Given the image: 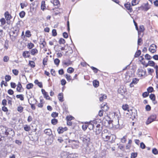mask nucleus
<instances>
[{"label":"nucleus","mask_w":158,"mask_h":158,"mask_svg":"<svg viewBox=\"0 0 158 158\" xmlns=\"http://www.w3.org/2000/svg\"><path fill=\"white\" fill-rule=\"evenodd\" d=\"M9 132H11V134H14V131L13 130L10 128L8 129H6V131L5 132V134L8 135L9 134Z\"/></svg>","instance_id":"nucleus-16"},{"label":"nucleus","mask_w":158,"mask_h":158,"mask_svg":"<svg viewBox=\"0 0 158 158\" xmlns=\"http://www.w3.org/2000/svg\"><path fill=\"white\" fill-rule=\"evenodd\" d=\"M140 0H132L131 1V4L133 6L138 4Z\"/></svg>","instance_id":"nucleus-23"},{"label":"nucleus","mask_w":158,"mask_h":158,"mask_svg":"<svg viewBox=\"0 0 158 158\" xmlns=\"http://www.w3.org/2000/svg\"><path fill=\"white\" fill-rule=\"evenodd\" d=\"M111 136V134L109 133L107 130H104L102 131V137L105 141H108L110 139Z\"/></svg>","instance_id":"nucleus-2"},{"label":"nucleus","mask_w":158,"mask_h":158,"mask_svg":"<svg viewBox=\"0 0 158 158\" xmlns=\"http://www.w3.org/2000/svg\"><path fill=\"white\" fill-rule=\"evenodd\" d=\"M149 95V93L148 92H145L143 93L142 96L143 98H146Z\"/></svg>","instance_id":"nucleus-61"},{"label":"nucleus","mask_w":158,"mask_h":158,"mask_svg":"<svg viewBox=\"0 0 158 158\" xmlns=\"http://www.w3.org/2000/svg\"><path fill=\"white\" fill-rule=\"evenodd\" d=\"M65 42V40L62 38H60L59 41V43L60 44H64Z\"/></svg>","instance_id":"nucleus-46"},{"label":"nucleus","mask_w":158,"mask_h":158,"mask_svg":"<svg viewBox=\"0 0 158 158\" xmlns=\"http://www.w3.org/2000/svg\"><path fill=\"white\" fill-rule=\"evenodd\" d=\"M29 65L32 68H34L35 66V63L33 61H29Z\"/></svg>","instance_id":"nucleus-27"},{"label":"nucleus","mask_w":158,"mask_h":158,"mask_svg":"<svg viewBox=\"0 0 158 158\" xmlns=\"http://www.w3.org/2000/svg\"><path fill=\"white\" fill-rule=\"evenodd\" d=\"M74 71V69L72 67L69 68L67 70V72L70 73H73Z\"/></svg>","instance_id":"nucleus-37"},{"label":"nucleus","mask_w":158,"mask_h":158,"mask_svg":"<svg viewBox=\"0 0 158 158\" xmlns=\"http://www.w3.org/2000/svg\"><path fill=\"white\" fill-rule=\"evenodd\" d=\"M137 153L136 152L132 153L131 155V158H135L137 156Z\"/></svg>","instance_id":"nucleus-47"},{"label":"nucleus","mask_w":158,"mask_h":158,"mask_svg":"<svg viewBox=\"0 0 158 158\" xmlns=\"http://www.w3.org/2000/svg\"><path fill=\"white\" fill-rule=\"evenodd\" d=\"M51 2L55 6H57L58 5L59 3L58 0H53V2L51 1Z\"/></svg>","instance_id":"nucleus-38"},{"label":"nucleus","mask_w":158,"mask_h":158,"mask_svg":"<svg viewBox=\"0 0 158 158\" xmlns=\"http://www.w3.org/2000/svg\"><path fill=\"white\" fill-rule=\"evenodd\" d=\"M12 72L15 75H18L19 73L18 70L15 69H13L12 70Z\"/></svg>","instance_id":"nucleus-62"},{"label":"nucleus","mask_w":158,"mask_h":158,"mask_svg":"<svg viewBox=\"0 0 158 158\" xmlns=\"http://www.w3.org/2000/svg\"><path fill=\"white\" fill-rule=\"evenodd\" d=\"M6 19L7 20H10L11 18V15H10L8 12H6L5 14Z\"/></svg>","instance_id":"nucleus-25"},{"label":"nucleus","mask_w":158,"mask_h":158,"mask_svg":"<svg viewBox=\"0 0 158 158\" xmlns=\"http://www.w3.org/2000/svg\"><path fill=\"white\" fill-rule=\"evenodd\" d=\"M57 122V120L56 119H53L51 120V123L53 125H56Z\"/></svg>","instance_id":"nucleus-52"},{"label":"nucleus","mask_w":158,"mask_h":158,"mask_svg":"<svg viewBox=\"0 0 158 158\" xmlns=\"http://www.w3.org/2000/svg\"><path fill=\"white\" fill-rule=\"evenodd\" d=\"M25 15V12L24 11H22L19 14V16L21 18H23Z\"/></svg>","instance_id":"nucleus-40"},{"label":"nucleus","mask_w":158,"mask_h":158,"mask_svg":"<svg viewBox=\"0 0 158 158\" xmlns=\"http://www.w3.org/2000/svg\"><path fill=\"white\" fill-rule=\"evenodd\" d=\"M145 58L148 60H150L152 58L151 56L148 54H146L145 56Z\"/></svg>","instance_id":"nucleus-58"},{"label":"nucleus","mask_w":158,"mask_h":158,"mask_svg":"<svg viewBox=\"0 0 158 158\" xmlns=\"http://www.w3.org/2000/svg\"><path fill=\"white\" fill-rule=\"evenodd\" d=\"M5 79L6 81H8L11 79V77L9 75H6L5 76Z\"/></svg>","instance_id":"nucleus-51"},{"label":"nucleus","mask_w":158,"mask_h":158,"mask_svg":"<svg viewBox=\"0 0 158 158\" xmlns=\"http://www.w3.org/2000/svg\"><path fill=\"white\" fill-rule=\"evenodd\" d=\"M157 46L155 44H152L149 47V50L152 53H155L156 50Z\"/></svg>","instance_id":"nucleus-7"},{"label":"nucleus","mask_w":158,"mask_h":158,"mask_svg":"<svg viewBox=\"0 0 158 158\" xmlns=\"http://www.w3.org/2000/svg\"><path fill=\"white\" fill-rule=\"evenodd\" d=\"M152 152L155 155H157L158 154V151L156 148H154L152 150Z\"/></svg>","instance_id":"nucleus-54"},{"label":"nucleus","mask_w":158,"mask_h":158,"mask_svg":"<svg viewBox=\"0 0 158 158\" xmlns=\"http://www.w3.org/2000/svg\"><path fill=\"white\" fill-rule=\"evenodd\" d=\"M65 78L68 81H70L72 79L71 76L69 74H66L65 75Z\"/></svg>","instance_id":"nucleus-49"},{"label":"nucleus","mask_w":158,"mask_h":158,"mask_svg":"<svg viewBox=\"0 0 158 158\" xmlns=\"http://www.w3.org/2000/svg\"><path fill=\"white\" fill-rule=\"evenodd\" d=\"M34 46V44L31 43H28V44L27 45V47L28 48L30 49H31L32 48H33Z\"/></svg>","instance_id":"nucleus-41"},{"label":"nucleus","mask_w":158,"mask_h":158,"mask_svg":"<svg viewBox=\"0 0 158 158\" xmlns=\"http://www.w3.org/2000/svg\"><path fill=\"white\" fill-rule=\"evenodd\" d=\"M31 54L32 55H34L38 52V51L36 48H33L30 51Z\"/></svg>","instance_id":"nucleus-21"},{"label":"nucleus","mask_w":158,"mask_h":158,"mask_svg":"<svg viewBox=\"0 0 158 158\" xmlns=\"http://www.w3.org/2000/svg\"><path fill=\"white\" fill-rule=\"evenodd\" d=\"M31 35L29 31H27L25 32V35L26 37H29L31 36Z\"/></svg>","instance_id":"nucleus-48"},{"label":"nucleus","mask_w":158,"mask_h":158,"mask_svg":"<svg viewBox=\"0 0 158 158\" xmlns=\"http://www.w3.org/2000/svg\"><path fill=\"white\" fill-rule=\"evenodd\" d=\"M93 84L95 87H97L99 86V82L98 81L95 80L93 82Z\"/></svg>","instance_id":"nucleus-31"},{"label":"nucleus","mask_w":158,"mask_h":158,"mask_svg":"<svg viewBox=\"0 0 158 158\" xmlns=\"http://www.w3.org/2000/svg\"><path fill=\"white\" fill-rule=\"evenodd\" d=\"M71 147L73 149L77 148L79 147V142L78 140H72L71 141Z\"/></svg>","instance_id":"nucleus-5"},{"label":"nucleus","mask_w":158,"mask_h":158,"mask_svg":"<svg viewBox=\"0 0 158 158\" xmlns=\"http://www.w3.org/2000/svg\"><path fill=\"white\" fill-rule=\"evenodd\" d=\"M141 7L143 8L145 11H147L150 8L148 2L146 3L143 4L141 6Z\"/></svg>","instance_id":"nucleus-12"},{"label":"nucleus","mask_w":158,"mask_h":158,"mask_svg":"<svg viewBox=\"0 0 158 158\" xmlns=\"http://www.w3.org/2000/svg\"><path fill=\"white\" fill-rule=\"evenodd\" d=\"M95 128H95V127L94 128V131L95 132L96 134V135L99 134L101 133L102 131V128L100 127V125L99 124L97 125L96 126Z\"/></svg>","instance_id":"nucleus-6"},{"label":"nucleus","mask_w":158,"mask_h":158,"mask_svg":"<svg viewBox=\"0 0 158 158\" xmlns=\"http://www.w3.org/2000/svg\"><path fill=\"white\" fill-rule=\"evenodd\" d=\"M16 97L17 98L19 99L21 101L24 100V96L23 94L17 95Z\"/></svg>","instance_id":"nucleus-29"},{"label":"nucleus","mask_w":158,"mask_h":158,"mask_svg":"<svg viewBox=\"0 0 158 158\" xmlns=\"http://www.w3.org/2000/svg\"><path fill=\"white\" fill-rule=\"evenodd\" d=\"M101 108L102 110L105 111H106L109 109V107L106 104H102L101 105Z\"/></svg>","instance_id":"nucleus-18"},{"label":"nucleus","mask_w":158,"mask_h":158,"mask_svg":"<svg viewBox=\"0 0 158 158\" xmlns=\"http://www.w3.org/2000/svg\"><path fill=\"white\" fill-rule=\"evenodd\" d=\"M0 22L2 25H4L6 23V21L4 18H2L0 19Z\"/></svg>","instance_id":"nucleus-64"},{"label":"nucleus","mask_w":158,"mask_h":158,"mask_svg":"<svg viewBox=\"0 0 158 158\" xmlns=\"http://www.w3.org/2000/svg\"><path fill=\"white\" fill-rule=\"evenodd\" d=\"M44 133L46 135H50L52 134L51 130L50 129H47L44 131Z\"/></svg>","instance_id":"nucleus-20"},{"label":"nucleus","mask_w":158,"mask_h":158,"mask_svg":"<svg viewBox=\"0 0 158 158\" xmlns=\"http://www.w3.org/2000/svg\"><path fill=\"white\" fill-rule=\"evenodd\" d=\"M63 64L66 66H68L71 64V61L70 60L64 61L63 62Z\"/></svg>","instance_id":"nucleus-28"},{"label":"nucleus","mask_w":158,"mask_h":158,"mask_svg":"<svg viewBox=\"0 0 158 158\" xmlns=\"http://www.w3.org/2000/svg\"><path fill=\"white\" fill-rule=\"evenodd\" d=\"M127 140V136H124L121 139V142L122 143H125Z\"/></svg>","instance_id":"nucleus-45"},{"label":"nucleus","mask_w":158,"mask_h":158,"mask_svg":"<svg viewBox=\"0 0 158 158\" xmlns=\"http://www.w3.org/2000/svg\"><path fill=\"white\" fill-rule=\"evenodd\" d=\"M139 81V79L137 78H133L132 82L130 84V87H133L134 85H133V84H136Z\"/></svg>","instance_id":"nucleus-10"},{"label":"nucleus","mask_w":158,"mask_h":158,"mask_svg":"<svg viewBox=\"0 0 158 158\" xmlns=\"http://www.w3.org/2000/svg\"><path fill=\"white\" fill-rule=\"evenodd\" d=\"M144 30V28L143 26V25L140 26L139 27V30H138V35H139V34L143 32Z\"/></svg>","instance_id":"nucleus-30"},{"label":"nucleus","mask_w":158,"mask_h":158,"mask_svg":"<svg viewBox=\"0 0 158 158\" xmlns=\"http://www.w3.org/2000/svg\"><path fill=\"white\" fill-rule=\"evenodd\" d=\"M23 56L25 58H28L30 56V52L28 51H25L23 53Z\"/></svg>","instance_id":"nucleus-13"},{"label":"nucleus","mask_w":158,"mask_h":158,"mask_svg":"<svg viewBox=\"0 0 158 158\" xmlns=\"http://www.w3.org/2000/svg\"><path fill=\"white\" fill-rule=\"evenodd\" d=\"M96 121L95 120H94L90 122L88 124V127H89V128L90 130L92 129L94 130V128H95V126L94 124L95 123Z\"/></svg>","instance_id":"nucleus-8"},{"label":"nucleus","mask_w":158,"mask_h":158,"mask_svg":"<svg viewBox=\"0 0 158 158\" xmlns=\"http://www.w3.org/2000/svg\"><path fill=\"white\" fill-rule=\"evenodd\" d=\"M33 86V85L32 83H29L27 84L26 86V88L28 89H30L32 88Z\"/></svg>","instance_id":"nucleus-39"},{"label":"nucleus","mask_w":158,"mask_h":158,"mask_svg":"<svg viewBox=\"0 0 158 158\" xmlns=\"http://www.w3.org/2000/svg\"><path fill=\"white\" fill-rule=\"evenodd\" d=\"M48 60L47 58H44L43 60V64L44 66L46 65L47 64V61Z\"/></svg>","instance_id":"nucleus-63"},{"label":"nucleus","mask_w":158,"mask_h":158,"mask_svg":"<svg viewBox=\"0 0 158 158\" xmlns=\"http://www.w3.org/2000/svg\"><path fill=\"white\" fill-rule=\"evenodd\" d=\"M67 130V128L66 127L63 128L62 127H59L57 131L59 134L63 133L64 131Z\"/></svg>","instance_id":"nucleus-11"},{"label":"nucleus","mask_w":158,"mask_h":158,"mask_svg":"<svg viewBox=\"0 0 158 158\" xmlns=\"http://www.w3.org/2000/svg\"><path fill=\"white\" fill-rule=\"evenodd\" d=\"M137 73L138 76L139 77L147 76L146 70L145 69H143L141 68L137 70Z\"/></svg>","instance_id":"nucleus-3"},{"label":"nucleus","mask_w":158,"mask_h":158,"mask_svg":"<svg viewBox=\"0 0 158 158\" xmlns=\"http://www.w3.org/2000/svg\"><path fill=\"white\" fill-rule=\"evenodd\" d=\"M44 101L43 99L40 98V102L38 104V106L39 107L42 108L44 104Z\"/></svg>","instance_id":"nucleus-17"},{"label":"nucleus","mask_w":158,"mask_h":158,"mask_svg":"<svg viewBox=\"0 0 158 158\" xmlns=\"http://www.w3.org/2000/svg\"><path fill=\"white\" fill-rule=\"evenodd\" d=\"M23 108L20 106H18L17 107V110L20 113H21L23 112Z\"/></svg>","instance_id":"nucleus-34"},{"label":"nucleus","mask_w":158,"mask_h":158,"mask_svg":"<svg viewBox=\"0 0 158 158\" xmlns=\"http://www.w3.org/2000/svg\"><path fill=\"white\" fill-rule=\"evenodd\" d=\"M9 46L8 45V41L6 40L5 41V44L4 45V48L6 49H7L8 48Z\"/></svg>","instance_id":"nucleus-44"},{"label":"nucleus","mask_w":158,"mask_h":158,"mask_svg":"<svg viewBox=\"0 0 158 158\" xmlns=\"http://www.w3.org/2000/svg\"><path fill=\"white\" fill-rule=\"evenodd\" d=\"M125 8L128 10L130 11V12H131L132 10V9L131 7V5L130 3H127L125 4Z\"/></svg>","instance_id":"nucleus-14"},{"label":"nucleus","mask_w":158,"mask_h":158,"mask_svg":"<svg viewBox=\"0 0 158 158\" xmlns=\"http://www.w3.org/2000/svg\"><path fill=\"white\" fill-rule=\"evenodd\" d=\"M141 51L140 50H138V51H137L134 56L135 57H138L141 54Z\"/></svg>","instance_id":"nucleus-36"},{"label":"nucleus","mask_w":158,"mask_h":158,"mask_svg":"<svg viewBox=\"0 0 158 158\" xmlns=\"http://www.w3.org/2000/svg\"><path fill=\"white\" fill-rule=\"evenodd\" d=\"M122 108L124 110L129 111V106L127 104L123 105L122 106Z\"/></svg>","instance_id":"nucleus-26"},{"label":"nucleus","mask_w":158,"mask_h":158,"mask_svg":"<svg viewBox=\"0 0 158 158\" xmlns=\"http://www.w3.org/2000/svg\"><path fill=\"white\" fill-rule=\"evenodd\" d=\"M45 5V1H42L41 2V9L43 10H44V9Z\"/></svg>","instance_id":"nucleus-56"},{"label":"nucleus","mask_w":158,"mask_h":158,"mask_svg":"<svg viewBox=\"0 0 158 158\" xmlns=\"http://www.w3.org/2000/svg\"><path fill=\"white\" fill-rule=\"evenodd\" d=\"M40 44L43 45V47H44L46 44V42L44 39H42L40 41Z\"/></svg>","instance_id":"nucleus-42"},{"label":"nucleus","mask_w":158,"mask_h":158,"mask_svg":"<svg viewBox=\"0 0 158 158\" xmlns=\"http://www.w3.org/2000/svg\"><path fill=\"white\" fill-rule=\"evenodd\" d=\"M118 92L119 93H120L121 95H123L124 94L125 91L122 88L119 89L118 90Z\"/></svg>","instance_id":"nucleus-43"},{"label":"nucleus","mask_w":158,"mask_h":158,"mask_svg":"<svg viewBox=\"0 0 158 158\" xmlns=\"http://www.w3.org/2000/svg\"><path fill=\"white\" fill-rule=\"evenodd\" d=\"M60 62V60L58 58H56L54 60V64L57 66H58L59 65Z\"/></svg>","instance_id":"nucleus-32"},{"label":"nucleus","mask_w":158,"mask_h":158,"mask_svg":"<svg viewBox=\"0 0 158 158\" xmlns=\"http://www.w3.org/2000/svg\"><path fill=\"white\" fill-rule=\"evenodd\" d=\"M20 5L22 9L24 8V7H26L27 6V4L26 2L21 3Z\"/></svg>","instance_id":"nucleus-33"},{"label":"nucleus","mask_w":158,"mask_h":158,"mask_svg":"<svg viewBox=\"0 0 158 158\" xmlns=\"http://www.w3.org/2000/svg\"><path fill=\"white\" fill-rule=\"evenodd\" d=\"M106 97L107 96L106 94H101L99 98V100L101 102H102L104 99H106Z\"/></svg>","instance_id":"nucleus-19"},{"label":"nucleus","mask_w":158,"mask_h":158,"mask_svg":"<svg viewBox=\"0 0 158 158\" xmlns=\"http://www.w3.org/2000/svg\"><path fill=\"white\" fill-rule=\"evenodd\" d=\"M80 137L81 139L84 143H88L90 142V135L89 134L82 135Z\"/></svg>","instance_id":"nucleus-4"},{"label":"nucleus","mask_w":158,"mask_h":158,"mask_svg":"<svg viewBox=\"0 0 158 158\" xmlns=\"http://www.w3.org/2000/svg\"><path fill=\"white\" fill-rule=\"evenodd\" d=\"M24 129L26 131H29L31 130L30 127L28 125H25L24 126Z\"/></svg>","instance_id":"nucleus-22"},{"label":"nucleus","mask_w":158,"mask_h":158,"mask_svg":"<svg viewBox=\"0 0 158 158\" xmlns=\"http://www.w3.org/2000/svg\"><path fill=\"white\" fill-rule=\"evenodd\" d=\"M148 71L149 74L152 75V73L154 72V70L152 69L148 68Z\"/></svg>","instance_id":"nucleus-53"},{"label":"nucleus","mask_w":158,"mask_h":158,"mask_svg":"<svg viewBox=\"0 0 158 158\" xmlns=\"http://www.w3.org/2000/svg\"><path fill=\"white\" fill-rule=\"evenodd\" d=\"M149 97L152 101H154L155 99V95L153 94H151L149 96Z\"/></svg>","instance_id":"nucleus-50"},{"label":"nucleus","mask_w":158,"mask_h":158,"mask_svg":"<svg viewBox=\"0 0 158 158\" xmlns=\"http://www.w3.org/2000/svg\"><path fill=\"white\" fill-rule=\"evenodd\" d=\"M153 90V88L152 87H149L147 89L148 92L149 93H151Z\"/></svg>","instance_id":"nucleus-59"},{"label":"nucleus","mask_w":158,"mask_h":158,"mask_svg":"<svg viewBox=\"0 0 158 158\" xmlns=\"http://www.w3.org/2000/svg\"><path fill=\"white\" fill-rule=\"evenodd\" d=\"M148 64L150 66L153 67L155 66V63L153 61L149 60L148 61Z\"/></svg>","instance_id":"nucleus-35"},{"label":"nucleus","mask_w":158,"mask_h":158,"mask_svg":"<svg viewBox=\"0 0 158 158\" xmlns=\"http://www.w3.org/2000/svg\"><path fill=\"white\" fill-rule=\"evenodd\" d=\"M20 27V24L18 22L13 27V31H12L13 34L12 35V37L13 38H11V39L13 40L15 39L16 37L18 35Z\"/></svg>","instance_id":"nucleus-1"},{"label":"nucleus","mask_w":158,"mask_h":158,"mask_svg":"<svg viewBox=\"0 0 158 158\" xmlns=\"http://www.w3.org/2000/svg\"><path fill=\"white\" fill-rule=\"evenodd\" d=\"M152 122L153 120H152V119H151V118H150L149 117L148 118L146 122V124L147 125H148Z\"/></svg>","instance_id":"nucleus-55"},{"label":"nucleus","mask_w":158,"mask_h":158,"mask_svg":"<svg viewBox=\"0 0 158 158\" xmlns=\"http://www.w3.org/2000/svg\"><path fill=\"white\" fill-rule=\"evenodd\" d=\"M58 115V113L56 112H53L51 114V116L54 118H55Z\"/></svg>","instance_id":"nucleus-60"},{"label":"nucleus","mask_w":158,"mask_h":158,"mask_svg":"<svg viewBox=\"0 0 158 158\" xmlns=\"http://www.w3.org/2000/svg\"><path fill=\"white\" fill-rule=\"evenodd\" d=\"M27 97L28 98V102L30 104H31V103L35 104L36 103V100L33 97H32L30 95H29V97L28 96Z\"/></svg>","instance_id":"nucleus-9"},{"label":"nucleus","mask_w":158,"mask_h":158,"mask_svg":"<svg viewBox=\"0 0 158 158\" xmlns=\"http://www.w3.org/2000/svg\"><path fill=\"white\" fill-rule=\"evenodd\" d=\"M9 58L7 56H5L3 58V61L5 62H7L9 60Z\"/></svg>","instance_id":"nucleus-57"},{"label":"nucleus","mask_w":158,"mask_h":158,"mask_svg":"<svg viewBox=\"0 0 158 158\" xmlns=\"http://www.w3.org/2000/svg\"><path fill=\"white\" fill-rule=\"evenodd\" d=\"M22 89L23 88L20 82H19L17 84L16 89L17 91L18 92H22Z\"/></svg>","instance_id":"nucleus-15"},{"label":"nucleus","mask_w":158,"mask_h":158,"mask_svg":"<svg viewBox=\"0 0 158 158\" xmlns=\"http://www.w3.org/2000/svg\"><path fill=\"white\" fill-rule=\"evenodd\" d=\"M58 98L60 101L61 102L63 101V94L62 93H60L58 95Z\"/></svg>","instance_id":"nucleus-24"}]
</instances>
